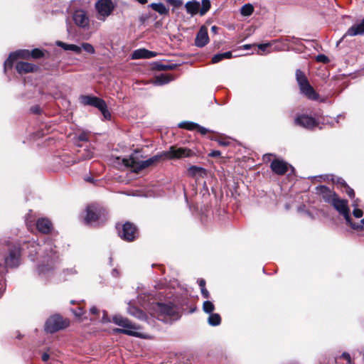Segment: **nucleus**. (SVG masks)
Segmentation results:
<instances>
[{"label":"nucleus","mask_w":364,"mask_h":364,"mask_svg":"<svg viewBox=\"0 0 364 364\" xmlns=\"http://www.w3.org/2000/svg\"><path fill=\"white\" fill-rule=\"evenodd\" d=\"M28 257L32 261L37 259L36 272L38 276L49 280L54 275L55 269L59 262V255L51 240H47L42 245L36 241L27 244Z\"/></svg>","instance_id":"nucleus-1"},{"label":"nucleus","mask_w":364,"mask_h":364,"mask_svg":"<svg viewBox=\"0 0 364 364\" xmlns=\"http://www.w3.org/2000/svg\"><path fill=\"white\" fill-rule=\"evenodd\" d=\"M193 155V151L190 149L183 147L178 148L175 146H171L168 151H162L147 160L136 161L134 159H131L129 160H124V161L125 162L126 166L132 167L134 171L139 172L161 160L181 159L184 157H191Z\"/></svg>","instance_id":"nucleus-2"},{"label":"nucleus","mask_w":364,"mask_h":364,"mask_svg":"<svg viewBox=\"0 0 364 364\" xmlns=\"http://www.w3.org/2000/svg\"><path fill=\"white\" fill-rule=\"evenodd\" d=\"M84 220L87 225H100L107 220V212L102 206L92 204L87 207Z\"/></svg>","instance_id":"nucleus-3"},{"label":"nucleus","mask_w":364,"mask_h":364,"mask_svg":"<svg viewBox=\"0 0 364 364\" xmlns=\"http://www.w3.org/2000/svg\"><path fill=\"white\" fill-rule=\"evenodd\" d=\"M115 325H118L122 327V329L115 328V333H123L129 336H132L141 338H149L148 334L141 331V328L139 326L132 323L127 318H124L120 316L115 315Z\"/></svg>","instance_id":"nucleus-4"},{"label":"nucleus","mask_w":364,"mask_h":364,"mask_svg":"<svg viewBox=\"0 0 364 364\" xmlns=\"http://www.w3.org/2000/svg\"><path fill=\"white\" fill-rule=\"evenodd\" d=\"M2 245L4 250L8 252L7 255L4 257L6 266L9 267H18L21 263V259L20 245L6 240Z\"/></svg>","instance_id":"nucleus-5"},{"label":"nucleus","mask_w":364,"mask_h":364,"mask_svg":"<svg viewBox=\"0 0 364 364\" xmlns=\"http://www.w3.org/2000/svg\"><path fill=\"white\" fill-rule=\"evenodd\" d=\"M80 102L85 106L89 105L98 108L105 119H109L111 118V114L108 112L106 103L103 100L90 95H81L80 97Z\"/></svg>","instance_id":"nucleus-6"},{"label":"nucleus","mask_w":364,"mask_h":364,"mask_svg":"<svg viewBox=\"0 0 364 364\" xmlns=\"http://www.w3.org/2000/svg\"><path fill=\"white\" fill-rule=\"evenodd\" d=\"M331 204L341 215H343L347 224H348L352 228L355 230H358L360 228V225H356L351 222L350 216L349 214L350 210L348 206V200L341 199L337 196Z\"/></svg>","instance_id":"nucleus-7"},{"label":"nucleus","mask_w":364,"mask_h":364,"mask_svg":"<svg viewBox=\"0 0 364 364\" xmlns=\"http://www.w3.org/2000/svg\"><path fill=\"white\" fill-rule=\"evenodd\" d=\"M68 326V320L64 319L60 315H53L47 319L45 324V331L48 333H55L64 329Z\"/></svg>","instance_id":"nucleus-8"},{"label":"nucleus","mask_w":364,"mask_h":364,"mask_svg":"<svg viewBox=\"0 0 364 364\" xmlns=\"http://www.w3.org/2000/svg\"><path fill=\"white\" fill-rule=\"evenodd\" d=\"M95 7L97 11V19L105 21L111 14L114 5L112 0H98L95 3Z\"/></svg>","instance_id":"nucleus-9"},{"label":"nucleus","mask_w":364,"mask_h":364,"mask_svg":"<svg viewBox=\"0 0 364 364\" xmlns=\"http://www.w3.org/2000/svg\"><path fill=\"white\" fill-rule=\"evenodd\" d=\"M154 309L158 313V319L162 321L165 320L166 316H173L176 313V307L171 303H156Z\"/></svg>","instance_id":"nucleus-10"},{"label":"nucleus","mask_w":364,"mask_h":364,"mask_svg":"<svg viewBox=\"0 0 364 364\" xmlns=\"http://www.w3.org/2000/svg\"><path fill=\"white\" fill-rule=\"evenodd\" d=\"M119 235L122 239L131 242L138 237L139 232L136 227L133 223L127 222L122 225V229L119 231Z\"/></svg>","instance_id":"nucleus-11"},{"label":"nucleus","mask_w":364,"mask_h":364,"mask_svg":"<svg viewBox=\"0 0 364 364\" xmlns=\"http://www.w3.org/2000/svg\"><path fill=\"white\" fill-rule=\"evenodd\" d=\"M270 168L272 171L277 175L285 174L288 171L289 168L293 169V167L291 165H289L284 160L279 159H274L272 161L270 164Z\"/></svg>","instance_id":"nucleus-12"},{"label":"nucleus","mask_w":364,"mask_h":364,"mask_svg":"<svg viewBox=\"0 0 364 364\" xmlns=\"http://www.w3.org/2000/svg\"><path fill=\"white\" fill-rule=\"evenodd\" d=\"M29 56H31L30 51L28 50H21L11 53L4 62V72H6L7 68H11L13 66L14 62L18 58H27Z\"/></svg>","instance_id":"nucleus-13"},{"label":"nucleus","mask_w":364,"mask_h":364,"mask_svg":"<svg viewBox=\"0 0 364 364\" xmlns=\"http://www.w3.org/2000/svg\"><path fill=\"white\" fill-rule=\"evenodd\" d=\"M295 124L306 129H313L317 126L318 123L314 118L306 114L298 116L294 120Z\"/></svg>","instance_id":"nucleus-14"},{"label":"nucleus","mask_w":364,"mask_h":364,"mask_svg":"<svg viewBox=\"0 0 364 364\" xmlns=\"http://www.w3.org/2000/svg\"><path fill=\"white\" fill-rule=\"evenodd\" d=\"M317 193L323 198V200L328 203L332 201L337 196L336 193L325 186H320L316 188Z\"/></svg>","instance_id":"nucleus-15"},{"label":"nucleus","mask_w":364,"mask_h":364,"mask_svg":"<svg viewBox=\"0 0 364 364\" xmlns=\"http://www.w3.org/2000/svg\"><path fill=\"white\" fill-rule=\"evenodd\" d=\"M73 21L76 25L85 28L89 25V18L83 10H77L73 14Z\"/></svg>","instance_id":"nucleus-16"},{"label":"nucleus","mask_w":364,"mask_h":364,"mask_svg":"<svg viewBox=\"0 0 364 364\" xmlns=\"http://www.w3.org/2000/svg\"><path fill=\"white\" fill-rule=\"evenodd\" d=\"M208 41V30L205 26H202L196 35L195 44L196 46L201 48L205 46Z\"/></svg>","instance_id":"nucleus-17"},{"label":"nucleus","mask_w":364,"mask_h":364,"mask_svg":"<svg viewBox=\"0 0 364 364\" xmlns=\"http://www.w3.org/2000/svg\"><path fill=\"white\" fill-rule=\"evenodd\" d=\"M155 56L156 53L154 52L144 48L137 49L132 54V59H149Z\"/></svg>","instance_id":"nucleus-18"},{"label":"nucleus","mask_w":364,"mask_h":364,"mask_svg":"<svg viewBox=\"0 0 364 364\" xmlns=\"http://www.w3.org/2000/svg\"><path fill=\"white\" fill-rule=\"evenodd\" d=\"M363 34H364V18L361 21V22L355 23L350 27L345 34V36H355L357 35Z\"/></svg>","instance_id":"nucleus-19"},{"label":"nucleus","mask_w":364,"mask_h":364,"mask_svg":"<svg viewBox=\"0 0 364 364\" xmlns=\"http://www.w3.org/2000/svg\"><path fill=\"white\" fill-rule=\"evenodd\" d=\"M38 68L33 64L26 62H18L16 65V69L19 74L32 73Z\"/></svg>","instance_id":"nucleus-20"},{"label":"nucleus","mask_w":364,"mask_h":364,"mask_svg":"<svg viewBox=\"0 0 364 364\" xmlns=\"http://www.w3.org/2000/svg\"><path fill=\"white\" fill-rule=\"evenodd\" d=\"M36 228L42 233H48L52 228V223L47 218H40L36 222Z\"/></svg>","instance_id":"nucleus-21"},{"label":"nucleus","mask_w":364,"mask_h":364,"mask_svg":"<svg viewBox=\"0 0 364 364\" xmlns=\"http://www.w3.org/2000/svg\"><path fill=\"white\" fill-rule=\"evenodd\" d=\"M301 92L310 100H317L318 94L315 92L312 86L308 82L307 84L299 87Z\"/></svg>","instance_id":"nucleus-22"},{"label":"nucleus","mask_w":364,"mask_h":364,"mask_svg":"<svg viewBox=\"0 0 364 364\" xmlns=\"http://www.w3.org/2000/svg\"><path fill=\"white\" fill-rule=\"evenodd\" d=\"M185 8L188 14L193 16L200 13V4L198 1H191L185 4Z\"/></svg>","instance_id":"nucleus-23"},{"label":"nucleus","mask_w":364,"mask_h":364,"mask_svg":"<svg viewBox=\"0 0 364 364\" xmlns=\"http://www.w3.org/2000/svg\"><path fill=\"white\" fill-rule=\"evenodd\" d=\"M56 45L65 50H71L75 52L77 54H79L81 53L82 48L81 47L75 45V44H68L65 43H63L62 41H57Z\"/></svg>","instance_id":"nucleus-24"},{"label":"nucleus","mask_w":364,"mask_h":364,"mask_svg":"<svg viewBox=\"0 0 364 364\" xmlns=\"http://www.w3.org/2000/svg\"><path fill=\"white\" fill-rule=\"evenodd\" d=\"M128 312L131 315H132V316H135V317H136V318H138L139 319L142 320V319H145L146 318L145 314L141 309H138L136 306L129 305V307H128Z\"/></svg>","instance_id":"nucleus-25"},{"label":"nucleus","mask_w":364,"mask_h":364,"mask_svg":"<svg viewBox=\"0 0 364 364\" xmlns=\"http://www.w3.org/2000/svg\"><path fill=\"white\" fill-rule=\"evenodd\" d=\"M149 6L161 15H167L168 14V9L161 3H152Z\"/></svg>","instance_id":"nucleus-26"},{"label":"nucleus","mask_w":364,"mask_h":364,"mask_svg":"<svg viewBox=\"0 0 364 364\" xmlns=\"http://www.w3.org/2000/svg\"><path fill=\"white\" fill-rule=\"evenodd\" d=\"M172 80V77L168 74H161L155 77V84L161 85L166 84Z\"/></svg>","instance_id":"nucleus-27"},{"label":"nucleus","mask_w":364,"mask_h":364,"mask_svg":"<svg viewBox=\"0 0 364 364\" xmlns=\"http://www.w3.org/2000/svg\"><path fill=\"white\" fill-rule=\"evenodd\" d=\"M296 79L299 87L309 82L304 73L300 70H296Z\"/></svg>","instance_id":"nucleus-28"},{"label":"nucleus","mask_w":364,"mask_h":364,"mask_svg":"<svg viewBox=\"0 0 364 364\" xmlns=\"http://www.w3.org/2000/svg\"><path fill=\"white\" fill-rule=\"evenodd\" d=\"M208 322L210 326H218L221 322L220 316L218 314H210L208 316Z\"/></svg>","instance_id":"nucleus-29"},{"label":"nucleus","mask_w":364,"mask_h":364,"mask_svg":"<svg viewBox=\"0 0 364 364\" xmlns=\"http://www.w3.org/2000/svg\"><path fill=\"white\" fill-rule=\"evenodd\" d=\"M188 174L191 176H196V175L201 176L202 174L205 173V170L201 167L192 166L188 169Z\"/></svg>","instance_id":"nucleus-30"},{"label":"nucleus","mask_w":364,"mask_h":364,"mask_svg":"<svg viewBox=\"0 0 364 364\" xmlns=\"http://www.w3.org/2000/svg\"><path fill=\"white\" fill-rule=\"evenodd\" d=\"M254 11V7L250 4H246L241 7L240 13L244 16H250Z\"/></svg>","instance_id":"nucleus-31"},{"label":"nucleus","mask_w":364,"mask_h":364,"mask_svg":"<svg viewBox=\"0 0 364 364\" xmlns=\"http://www.w3.org/2000/svg\"><path fill=\"white\" fill-rule=\"evenodd\" d=\"M178 126L187 130H194L197 129L198 124L191 122H183Z\"/></svg>","instance_id":"nucleus-32"},{"label":"nucleus","mask_w":364,"mask_h":364,"mask_svg":"<svg viewBox=\"0 0 364 364\" xmlns=\"http://www.w3.org/2000/svg\"><path fill=\"white\" fill-rule=\"evenodd\" d=\"M203 309L207 314H213V311L215 310V306L211 301H205L203 302Z\"/></svg>","instance_id":"nucleus-33"},{"label":"nucleus","mask_w":364,"mask_h":364,"mask_svg":"<svg viewBox=\"0 0 364 364\" xmlns=\"http://www.w3.org/2000/svg\"><path fill=\"white\" fill-rule=\"evenodd\" d=\"M5 272H6V269L4 267L0 269V297L2 296L4 291H5V289H6L4 281V274H5Z\"/></svg>","instance_id":"nucleus-34"},{"label":"nucleus","mask_w":364,"mask_h":364,"mask_svg":"<svg viewBox=\"0 0 364 364\" xmlns=\"http://www.w3.org/2000/svg\"><path fill=\"white\" fill-rule=\"evenodd\" d=\"M210 8V2L209 0H202V6L200 8V14L204 15Z\"/></svg>","instance_id":"nucleus-35"},{"label":"nucleus","mask_w":364,"mask_h":364,"mask_svg":"<svg viewBox=\"0 0 364 364\" xmlns=\"http://www.w3.org/2000/svg\"><path fill=\"white\" fill-rule=\"evenodd\" d=\"M30 55L33 58H40L43 56V52L38 48H35L30 52Z\"/></svg>","instance_id":"nucleus-36"},{"label":"nucleus","mask_w":364,"mask_h":364,"mask_svg":"<svg viewBox=\"0 0 364 364\" xmlns=\"http://www.w3.org/2000/svg\"><path fill=\"white\" fill-rule=\"evenodd\" d=\"M81 48H82L84 50H85L88 53L92 54L95 53L94 47L90 43H82Z\"/></svg>","instance_id":"nucleus-37"},{"label":"nucleus","mask_w":364,"mask_h":364,"mask_svg":"<svg viewBox=\"0 0 364 364\" xmlns=\"http://www.w3.org/2000/svg\"><path fill=\"white\" fill-rule=\"evenodd\" d=\"M316 60L318 62H321V63H327L329 62L328 57L323 54L318 55L316 57Z\"/></svg>","instance_id":"nucleus-38"},{"label":"nucleus","mask_w":364,"mask_h":364,"mask_svg":"<svg viewBox=\"0 0 364 364\" xmlns=\"http://www.w3.org/2000/svg\"><path fill=\"white\" fill-rule=\"evenodd\" d=\"M167 3L173 6L174 7L178 8L183 4L181 0H166Z\"/></svg>","instance_id":"nucleus-39"},{"label":"nucleus","mask_w":364,"mask_h":364,"mask_svg":"<svg viewBox=\"0 0 364 364\" xmlns=\"http://www.w3.org/2000/svg\"><path fill=\"white\" fill-rule=\"evenodd\" d=\"M93 156V152L91 150H85V154H82V159L83 160L90 159Z\"/></svg>","instance_id":"nucleus-40"},{"label":"nucleus","mask_w":364,"mask_h":364,"mask_svg":"<svg viewBox=\"0 0 364 364\" xmlns=\"http://www.w3.org/2000/svg\"><path fill=\"white\" fill-rule=\"evenodd\" d=\"M223 60L222 53L215 55L212 58L213 63H217Z\"/></svg>","instance_id":"nucleus-41"},{"label":"nucleus","mask_w":364,"mask_h":364,"mask_svg":"<svg viewBox=\"0 0 364 364\" xmlns=\"http://www.w3.org/2000/svg\"><path fill=\"white\" fill-rule=\"evenodd\" d=\"M345 188H346V192L348 194V196L351 198H354L355 192H354L353 189L350 188L348 185Z\"/></svg>","instance_id":"nucleus-42"},{"label":"nucleus","mask_w":364,"mask_h":364,"mask_svg":"<svg viewBox=\"0 0 364 364\" xmlns=\"http://www.w3.org/2000/svg\"><path fill=\"white\" fill-rule=\"evenodd\" d=\"M353 215L357 218H360L363 216V212L362 210L359 209V208H355L353 210Z\"/></svg>","instance_id":"nucleus-43"},{"label":"nucleus","mask_w":364,"mask_h":364,"mask_svg":"<svg viewBox=\"0 0 364 364\" xmlns=\"http://www.w3.org/2000/svg\"><path fill=\"white\" fill-rule=\"evenodd\" d=\"M77 139L80 141H87L88 140V136L87 133L82 132L80 134L77 136Z\"/></svg>","instance_id":"nucleus-44"},{"label":"nucleus","mask_w":364,"mask_h":364,"mask_svg":"<svg viewBox=\"0 0 364 364\" xmlns=\"http://www.w3.org/2000/svg\"><path fill=\"white\" fill-rule=\"evenodd\" d=\"M197 129V130H198V132H200L202 135H205V134H206L208 132H210L208 129H206V128H205V127H201V126H200L199 124H198V127H197V129Z\"/></svg>","instance_id":"nucleus-45"},{"label":"nucleus","mask_w":364,"mask_h":364,"mask_svg":"<svg viewBox=\"0 0 364 364\" xmlns=\"http://www.w3.org/2000/svg\"><path fill=\"white\" fill-rule=\"evenodd\" d=\"M73 314L77 318H80L83 315V310L81 308H78L77 310L73 311Z\"/></svg>","instance_id":"nucleus-46"},{"label":"nucleus","mask_w":364,"mask_h":364,"mask_svg":"<svg viewBox=\"0 0 364 364\" xmlns=\"http://www.w3.org/2000/svg\"><path fill=\"white\" fill-rule=\"evenodd\" d=\"M269 46L270 43H264L258 45V48L262 52H264L267 50V48Z\"/></svg>","instance_id":"nucleus-47"},{"label":"nucleus","mask_w":364,"mask_h":364,"mask_svg":"<svg viewBox=\"0 0 364 364\" xmlns=\"http://www.w3.org/2000/svg\"><path fill=\"white\" fill-rule=\"evenodd\" d=\"M341 357L346 359L348 363L351 364V358L349 353L345 352L342 354Z\"/></svg>","instance_id":"nucleus-48"},{"label":"nucleus","mask_w":364,"mask_h":364,"mask_svg":"<svg viewBox=\"0 0 364 364\" xmlns=\"http://www.w3.org/2000/svg\"><path fill=\"white\" fill-rule=\"evenodd\" d=\"M334 182L336 183L337 184H340L341 186H344V187H346L347 186L345 181L341 178H338L336 179V181H334Z\"/></svg>","instance_id":"nucleus-49"},{"label":"nucleus","mask_w":364,"mask_h":364,"mask_svg":"<svg viewBox=\"0 0 364 364\" xmlns=\"http://www.w3.org/2000/svg\"><path fill=\"white\" fill-rule=\"evenodd\" d=\"M200 290H201V294L204 298H205V299L209 298L210 294L205 288L201 289Z\"/></svg>","instance_id":"nucleus-50"},{"label":"nucleus","mask_w":364,"mask_h":364,"mask_svg":"<svg viewBox=\"0 0 364 364\" xmlns=\"http://www.w3.org/2000/svg\"><path fill=\"white\" fill-rule=\"evenodd\" d=\"M223 59H230L232 56L231 51H228L222 53Z\"/></svg>","instance_id":"nucleus-51"},{"label":"nucleus","mask_w":364,"mask_h":364,"mask_svg":"<svg viewBox=\"0 0 364 364\" xmlns=\"http://www.w3.org/2000/svg\"><path fill=\"white\" fill-rule=\"evenodd\" d=\"M221 154L220 151H218V150H214V151H212L210 154H209V156H212V157H218V156H220Z\"/></svg>","instance_id":"nucleus-52"},{"label":"nucleus","mask_w":364,"mask_h":364,"mask_svg":"<svg viewBox=\"0 0 364 364\" xmlns=\"http://www.w3.org/2000/svg\"><path fill=\"white\" fill-rule=\"evenodd\" d=\"M218 144L221 146H227L230 144V142L227 140H218Z\"/></svg>","instance_id":"nucleus-53"},{"label":"nucleus","mask_w":364,"mask_h":364,"mask_svg":"<svg viewBox=\"0 0 364 364\" xmlns=\"http://www.w3.org/2000/svg\"><path fill=\"white\" fill-rule=\"evenodd\" d=\"M109 318H107V313L105 311L103 312V316L102 318V323H107L109 322Z\"/></svg>","instance_id":"nucleus-54"},{"label":"nucleus","mask_w":364,"mask_h":364,"mask_svg":"<svg viewBox=\"0 0 364 364\" xmlns=\"http://www.w3.org/2000/svg\"><path fill=\"white\" fill-rule=\"evenodd\" d=\"M198 284L201 289L205 288V281L204 279H200L198 282Z\"/></svg>","instance_id":"nucleus-55"},{"label":"nucleus","mask_w":364,"mask_h":364,"mask_svg":"<svg viewBox=\"0 0 364 364\" xmlns=\"http://www.w3.org/2000/svg\"><path fill=\"white\" fill-rule=\"evenodd\" d=\"M50 358V355L49 354L46 353H44L43 355H42V360L44 361V362H46Z\"/></svg>","instance_id":"nucleus-56"},{"label":"nucleus","mask_w":364,"mask_h":364,"mask_svg":"<svg viewBox=\"0 0 364 364\" xmlns=\"http://www.w3.org/2000/svg\"><path fill=\"white\" fill-rule=\"evenodd\" d=\"M90 312L92 314H97L98 313V309H97V307L92 306V307L90 308Z\"/></svg>","instance_id":"nucleus-57"},{"label":"nucleus","mask_w":364,"mask_h":364,"mask_svg":"<svg viewBox=\"0 0 364 364\" xmlns=\"http://www.w3.org/2000/svg\"><path fill=\"white\" fill-rule=\"evenodd\" d=\"M272 156V154H266L264 156L263 159L264 160H270V157Z\"/></svg>","instance_id":"nucleus-58"},{"label":"nucleus","mask_w":364,"mask_h":364,"mask_svg":"<svg viewBox=\"0 0 364 364\" xmlns=\"http://www.w3.org/2000/svg\"><path fill=\"white\" fill-rule=\"evenodd\" d=\"M31 110H32V112H33V113H38V112H39V108H38V107H33V108L31 109Z\"/></svg>","instance_id":"nucleus-59"},{"label":"nucleus","mask_w":364,"mask_h":364,"mask_svg":"<svg viewBox=\"0 0 364 364\" xmlns=\"http://www.w3.org/2000/svg\"><path fill=\"white\" fill-rule=\"evenodd\" d=\"M135 1L141 4H145L147 2V0H135Z\"/></svg>","instance_id":"nucleus-60"},{"label":"nucleus","mask_w":364,"mask_h":364,"mask_svg":"<svg viewBox=\"0 0 364 364\" xmlns=\"http://www.w3.org/2000/svg\"><path fill=\"white\" fill-rule=\"evenodd\" d=\"M65 272H70V274H75L76 272H75V270L70 269H67Z\"/></svg>","instance_id":"nucleus-61"},{"label":"nucleus","mask_w":364,"mask_h":364,"mask_svg":"<svg viewBox=\"0 0 364 364\" xmlns=\"http://www.w3.org/2000/svg\"><path fill=\"white\" fill-rule=\"evenodd\" d=\"M250 47H251V45H250V44H246V45L243 46V48L245 50H247V49L250 48Z\"/></svg>","instance_id":"nucleus-62"},{"label":"nucleus","mask_w":364,"mask_h":364,"mask_svg":"<svg viewBox=\"0 0 364 364\" xmlns=\"http://www.w3.org/2000/svg\"><path fill=\"white\" fill-rule=\"evenodd\" d=\"M218 28L215 26H212L211 30L214 32H216Z\"/></svg>","instance_id":"nucleus-63"},{"label":"nucleus","mask_w":364,"mask_h":364,"mask_svg":"<svg viewBox=\"0 0 364 364\" xmlns=\"http://www.w3.org/2000/svg\"><path fill=\"white\" fill-rule=\"evenodd\" d=\"M353 206H358L357 202L355 200L353 204Z\"/></svg>","instance_id":"nucleus-64"}]
</instances>
